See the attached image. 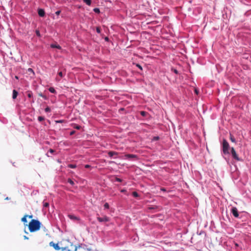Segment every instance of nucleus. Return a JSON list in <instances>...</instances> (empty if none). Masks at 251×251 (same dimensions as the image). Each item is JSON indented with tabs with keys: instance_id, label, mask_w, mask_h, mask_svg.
Returning a JSON list of instances; mask_svg holds the SVG:
<instances>
[{
	"instance_id": "nucleus-10",
	"label": "nucleus",
	"mask_w": 251,
	"mask_h": 251,
	"mask_svg": "<svg viewBox=\"0 0 251 251\" xmlns=\"http://www.w3.org/2000/svg\"><path fill=\"white\" fill-rule=\"evenodd\" d=\"M18 94V92L15 90H13L12 98L13 99H15L17 98Z\"/></svg>"
},
{
	"instance_id": "nucleus-23",
	"label": "nucleus",
	"mask_w": 251,
	"mask_h": 251,
	"mask_svg": "<svg viewBox=\"0 0 251 251\" xmlns=\"http://www.w3.org/2000/svg\"><path fill=\"white\" fill-rule=\"evenodd\" d=\"M230 140L231 141V142H232L233 143L235 142V138L231 135H230Z\"/></svg>"
},
{
	"instance_id": "nucleus-47",
	"label": "nucleus",
	"mask_w": 251,
	"mask_h": 251,
	"mask_svg": "<svg viewBox=\"0 0 251 251\" xmlns=\"http://www.w3.org/2000/svg\"><path fill=\"white\" fill-rule=\"evenodd\" d=\"M15 77L16 79H18V77L17 76H15Z\"/></svg>"
},
{
	"instance_id": "nucleus-37",
	"label": "nucleus",
	"mask_w": 251,
	"mask_h": 251,
	"mask_svg": "<svg viewBox=\"0 0 251 251\" xmlns=\"http://www.w3.org/2000/svg\"><path fill=\"white\" fill-rule=\"evenodd\" d=\"M116 180L118 182H121L122 181V179L119 178H116Z\"/></svg>"
},
{
	"instance_id": "nucleus-44",
	"label": "nucleus",
	"mask_w": 251,
	"mask_h": 251,
	"mask_svg": "<svg viewBox=\"0 0 251 251\" xmlns=\"http://www.w3.org/2000/svg\"><path fill=\"white\" fill-rule=\"evenodd\" d=\"M105 41H108V38L107 37H106L105 38Z\"/></svg>"
},
{
	"instance_id": "nucleus-46",
	"label": "nucleus",
	"mask_w": 251,
	"mask_h": 251,
	"mask_svg": "<svg viewBox=\"0 0 251 251\" xmlns=\"http://www.w3.org/2000/svg\"><path fill=\"white\" fill-rule=\"evenodd\" d=\"M161 190H162V191H165L164 188H161Z\"/></svg>"
},
{
	"instance_id": "nucleus-9",
	"label": "nucleus",
	"mask_w": 251,
	"mask_h": 251,
	"mask_svg": "<svg viewBox=\"0 0 251 251\" xmlns=\"http://www.w3.org/2000/svg\"><path fill=\"white\" fill-rule=\"evenodd\" d=\"M126 157L128 159L136 158L137 156L132 154H127L126 155Z\"/></svg>"
},
{
	"instance_id": "nucleus-14",
	"label": "nucleus",
	"mask_w": 251,
	"mask_h": 251,
	"mask_svg": "<svg viewBox=\"0 0 251 251\" xmlns=\"http://www.w3.org/2000/svg\"><path fill=\"white\" fill-rule=\"evenodd\" d=\"M83 1L88 5H90L91 4V0H83Z\"/></svg>"
},
{
	"instance_id": "nucleus-11",
	"label": "nucleus",
	"mask_w": 251,
	"mask_h": 251,
	"mask_svg": "<svg viewBox=\"0 0 251 251\" xmlns=\"http://www.w3.org/2000/svg\"><path fill=\"white\" fill-rule=\"evenodd\" d=\"M50 47L52 48H57L58 49H61V48L59 45H56V44H51L50 45Z\"/></svg>"
},
{
	"instance_id": "nucleus-15",
	"label": "nucleus",
	"mask_w": 251,
	"mask_h": 251,
	"mask_svg": "<svg viewBox=\"0 0 251 251\" xmlns=\"http://www.w3.org/2000/svg\"><path fill=\"white\" fill-rule=\"evenodd\" d=\"M73 127L74 128L76 129H80V128H81V126H79V125H76V124H74Z\"/></svg>"
},
{
	"instance_id": "nucleus-29",
	"label": "nucleus",
	"mask_w": 251,
	"mask_h": 251,
	"mask_svg": "<svg viewBox=\"0 0 251 251\" xmlns=\"http://www.w3.org/2000/svg\"><path fill=\"white\" fill-rule=\"evenodd\" d=\"M136 66H137L139 69H140L141 70H142V69H142V66H141L140 64H136Z\"/></svg>"
},
{
	"instance_id": "nucleus-22",
	"label": "nucleus",
	"mask_w": 251,
	"mask_h": 251,
	"mask_svg": "<svg viewBox=\"0 0 251 251\" xmlns=\"http://www.w3.org/2000/svg\"><path fill=\"white\" fill-rule=\"evenodd\" d=\"M38 120L39 122H42V121H43L44 120V118L42 116H39L38 118Z\"/></svg>"
},
{
	"instance_id": "nucleus-35",
	"label": "nucleus",
	"mask_w": 251,
	"mask_h": 251,
	"mask_svg": "<svg viewBox=\"0 0 251 251\" xmlns=\"http://www.w3.org/2000/svg\"><path fill=\"white\" fill-rule=\"evenodd\" d=\"M36 35L38 36H40V32L38 30H36Z\"/></svg>"
},
{
	"instance_id": "nucleus-17",
	"label": "nucleus",
	"mask_w": 251,
	"mask_h": 251,
	"mask_svg": "<svg viewBox=\"0 0 251 251\" xmlns=\"http://www.w3.org/2000/svg\"><path fill=\"white\" fill-rule=\"evenodd\" d=\"M49 91L52 93H55L56 92L55 89L53 87H50L49 88Z\"/></svg>"
},
{
	"instance_id": "nucleus-4",
	"label": "nucleus",
	"mask_w": 251,
	"mask_h": 251,
	"mask_svg": "<svg viewBox=\"0 0 251 251\" xmlns=\"http://www.w3.org/2000/svg\"><path fill=\"white\" fill-rule=\"evenodd\" d=\"M231 153L233 158L237 161H240V159L239 158L234 148H231Z\"/></svg>"
},
{
	"instance_id": "nucleus-8",
	"label": "nucleus",
	"mask_w": 251,
	"mask_h": 251,
	"mask_svg": "<svg viewBox=\"0 0 251 251\" xmlns=\"http://www.w3.org/2000/svg\"><path fill=\"white\" fill-rule=\"evenodd\" d=\"M69 218L72 220H77L78 221L79 220V218L74 215H68Z\"/></svg>"
},
{
	"instance_id": "nucleus-40",
	"label": "nucleus",
	"mask_w": 251,
	"mask_h": 251,
	"mask_svg": "<svg viewBox=\"0 0 251 251\" xmlns=\"http://www.w3.org/2000/svg\"><path fill=\"white\" fill-rule=\"evenodd\" d=\"M28 71H29V72H33V70H32V69H31V68H29V69H28Z\"/></svg>"
},
{
	"instance_id": "nucleus-38",
	"label": "nucleus",
	"mask_w": 251,
	"mask_h": 251,
	"mask_svg": "<svg viewBox=\"0 0 251 251\" xmlns=\"http://www.w3.org/2000/svg\"><path fill=\"white\" fill-rule=\"evenodd\" d=\"M27 217H28L30 219H31L33 218V215H27Z\"/></svg>"
},
{
	"instance_id": "nucleus-16",
	"label": "nucleus",
	"mask_w": 251,
	"mask_h": 251,
	"mask_svg": "<svg viewBox=\"0 0 251 251\" xmlns=\"http://www.w3.org/2000/svg\"><path fill=\"white\" fill-rule=\"evenodd\" d=\"M67 181L72 185H74L75 184L74 182L70 178L68 179Z\"/></svg>"
},
{
	"instance_id": "nucleus-21",
	"label": "nucleus",
	"mask_w": 251,
	"mask_h": 251,
	"mask_svg": "<svg viewBox=\"0 0 251 251\" xmlns=\"http://www.w3.org/2000/svg\"><path fill=\"white\" fill-rule=\"evenodd\" d=\"M94 11L96 13H99L100 12V10L98 8H95L94 9Z\"/></svg>"
},
{
	"instance_id": "nucleus-2",
	"label": "nucleus",
	"mask_w": 251,
	"mask_h": 251,
	"mask_svg": "<svg viewBox=\"0 0 251 251\" xmlns=\"http://www.w3.org/2000/svg\"><path fill=\"white\" fill-rule=\"evenodd\" d=\"M49 245L50 247H52L56 251H58V250H61L62 251H71L70 250L68 249V247H60L58 246V243H54L53 241H51V242H50ZM75 251H76V247H75Z\"/></svg>"
},
{
	"instance_id": "nucleus-36",
	"label": "nucleus",
	"mask_w": 251,
	"mask_h": 251,
	"mask_svg": "<svg viewBox=\"0 0 251 251\" xmlns=\"http://www.w3.org/2000/svg\"><path fill=\"white\" fill-rule=\"evenodd\" d=\"M60 13V11H57L56 12H55V14L56 15H59Z\"/></svg>"
},
{
	"instance_id": "nucleus-30",
	"label": "nucleus",
	"mask_w": 251,
	"mask_h": 251,
	"mask_svg": "<svg viewBox=\"0 0 251 251\" xmlns=\"http://www.w3.org/2000/svg\"><path fill=\"white\" fill-rule=\"evenodd\" d=\"M64 122V120H57L55 121V123H62Z\"/></svg>"
},
{
	"instance_id": "nucleus-39",
	"label": "nucleus",
	"mask_w": 251,
	"mask_h": 251,
	"mask_svg": "<svg viewBox=\"0 0 251 251\" xmlns=\"http://www.w3.org/2000/svg\"><path fill=\"white\" fill-rule=\"evenodd\" d=\"M121 192L122 193H125L126 192V190L125 189H122L121 190Z\"/></svg>"
},
{
	"instance_id": "nucleus-25",
	"label": "nucleus",
	"mask_w": 251,
	"mask_h": 251,
	"mask_svg": "<svg viewBox=\"0 0 251 251\" xmlns=\"http://www.w3.org/2000/svg\"><path fill=\"white\" fill-rule=\"evenodd\" d=\"M104 207L105 208H106V209H108L109 208V204L108 203H105L104 204Z\"/></svg>"
},
{
	"instance_id": "nucleus-1",
	"label": "nucleus",
	"mask_w": 251,
	"mask_h": 251,
	"mask_svg": "<svg viewBox=\"0 0 251 251\" xmlns=\"http://www.w3.org/2000/svg\"><path fill=\"white\" fill-rule=\"evenodd\" d=\"M41 223L37 220L32 219L28 224L29 230L31 232L38 231L41 227Z\"/></svg>"
},
{
	"instance_id": "nucleus-31",
	"label": "nucleus",
	"mask_w": 251,
	"mask_h": 251,
	"mask_svg": "<svg viewBox=\"0 0 251 251\" xmlns=\"http://www.w3.org/2000/svg\"><path fill=\"white\" fill-rule=\"evenodd\" d=\"M199 90L198 89H197V88H195V94H197V95H198L199 94Z\"/></svg>"
},
{
	"instance_id": "nucleus-34",
	"label": "nucleus",
	"mask_w": 251,
	"mask_h": 251,
	"mask_svg": "<svg viewBox=\"0 0 251 251\" xmlns=\"http://www.w3.org/2000/svg\"><path fill=\"white\" fill-rule=\"evenodd\" d=\"M58 75L60 76V77H63V74H62V72H60L58 73Z\"/></svg>"
},
{
	"instance_id": "nucleus-12",
	"label": "nucleus",
	"mask_w": 251,
	"mask_h": 251,
	"mask_svg": "<svg viewBox=\"0 0 251 251\" xmlns=\"http://www.w3.org/2000/svg\"><path fill=\"white\" fill-rule=\"evenodd\" d=\"M27 217V215H25L21 219L22 221L24 222V223H27V220L26 218Z\"/></svg>"
},
{
	"instance_id": "nucleus-19",
	"label": "nucleus",
	"mask_w": 251,
	"mask_h": 251,
	"mask_svg": "<svg viewBox=\"0 0 251 251\" xmlns=\"http://www.w3.org/2000/svg\"><path fill=\"white\" fill-rule=\"evenodd\" d=\"M132 195L133 197H136V198L138 197L139 196L138 194L136 192H135V191L132 193Z\"/></svg>"
},
{
	"instance_id": "nucleus-27",
	"label": "nucleus",
	"mask_w": 251,
	"mask_h": 251,
	"mask_svg": "<svg viewBox=\"0 0 251 251\" xmlns=\"http://www.w3.org/2000/svg\"><path fill=\"white\" fill-rule=\"evenodd\" d=\"M96 31H97V32L98 33H100L101 29H100V27H97L96 28Z\"/></svg>"
},
{
	"instance_id": "nucleus-7",
	"label": "nucleus",
	"mask_w": 251,
	"mask_h": 251,
	"mask_svg": "<svg viewBox=\"0 0 251 251\" xmlns=\"http://www.w3.org/2000/svg\"><path fill=\"white\" fill-rule=\"evenodd\" d=\"M38 13L40 17H44L45 15V11L43 9H39L38 10Z\"/></svg>"
},
{
	"instance_id": "nucleus-45",
	"label": "nucleus",
	"mask_w": 251,
	"mask_h": 251,
	"mask_svg": "<svg viewBox=\"0 0 251 251\" xmlns=\"http://www.w3.org/2000/svg\"><path fill=\"white\" fill-rule=\"evenodd\" d=\"M24 238L25 239H28V238L26 236H24Z\"/></svg>"
},
{
	"instance_id": "nucleus-3",
	"label": "nucleus",
	"mask_w": 251,
	"mask_h": 251,
	"mask_svg": "<svg viewBox=\"0 0 251 251\" xmlns=\"http://www.w3.org/2000/svg\"><path fill=\"white\" fill-rule=\"evenodd\" d=\"M231 150L228 143L226 140L224 139L223 142V151L225 154H229V150Z\"/></svg>"
},
{
	"instance_id": "nucleus-28",
	"label": "nucleus",
	"mask_w": 251,
	"mask_h": 251,
	"mask_svg": "<svg viewBox=\"0 0 251 251\" xmlns=\"http://www.w3.org/2000/svg\"><path fill=\"white\" fill-rule=\"evenodd\" d=\"M172 71H173L175 74H177L178 73V72L177 70H176V69H173V68H172Z\"/></svg>"
},
{
	"instance_id": "nucleus-32",
	"label": "nucleus",
	"mask_w": 251,
	"mask_h": 251,
	"mask_svg": "<svg viewBox=\"0 0 251 251\" xmlns=\"http://www.w3.org/2000/svg\"><path fill=\"white\" fill-rule=\"evenodd\" d=\"M49 206V204L48 202H45L44 203V206L47 207Z\"/></svg>"
},
{
	"instance_id": "nucleus-43",
	"label": "nucleus",
	"mask_w": 251,
	"mask_h": 251,
	"mask_svg": "<svg viewBox=\"0 0 251 251\" xmlns=\"http://www.w3.org/2000/svg\"><path fill=\"white\" fill-rule=\"evenodd\" d=\"M89 167H90V166H89V165H86L85 166V168H89Z\"/></svg>"
},
{
	"instance_id": "nucleus-5",
	"label": "nucleus",
	"mask_w": 251,
	"mask_h": 251,
	"mask_svg": "<svg viewBox=\"0 0 251 251\" xmlns=\"http://www.w3.org/2000/svg\"><path fill=\"white\" fill-rule=\"evenodd\" d=\"M97 219L100 222H107L109 221V218L107 216L98 217Z\"/></svg>"
},
{
	"instance_id": "nucleus-24",
	"label": "nucleus",
	"mask_w": 251,
	"mask_h": 251,
	"mask_svg": "<svg viewBox=\"0 0 251 251\" xmlns=\"http://www.w3.org/2000/svg\"><path fill=\"white\" fill-rule=\"evenodd\" d=\"M45 111L46 112H49L50 111V109L49 107H47L45 109Z\"/></svg>"
},
{
	"instance_id": "nucleus-33",
	"label": "nucleus",
	"mask_w": 251,
	"mask_h": 251,
	"mask_svg": "<svg viewBox=\"0 0 251 251\" xmlns=\"http://www.w3.org/2000/svg\"><path fill=\"white\" fill-rule=\"evenodd\" d=\"M49 151L51 153H53L55 151L53 149H50Z\"/></svg>"
},
{
	"instance_id": "nucleus-6",
	"label": "nucleus",
	"mask_w": 251,
	"mask_h": 251,
	"mask_svg": "<svg viewBox=\"0 0 251 251\" xmlns=\"http://www.w3.org/2000/svg\"><path fill=\"white\" fill-rule=\"evenodd\" d=\"M232 214L235 217H238L239 214L237 209L236 207H232L231 209Z\"/></svg>"
},
{
	"instance_id": "nucleus-18",
	"label": "nucleus",
	"mask_w": 251,
	"mask_h": 251,
	"mask_svg": "<svg viewBox=\"0 0 251 251\" xmlns=\"http://www.w3.org/2000/svg\"><path fill=\"white\" fill-rule=\"evenodd\" d=\"M68 167L70 168H75L76 166L75 164H71L68 165Z\"/></svg>"
},
{
	"instance_id": "nucleus-42",
	"label": "nucleus",
	"mask_w": 251,
	"mask_h": 251,
	"mask_svg": "<svg viewBox=\"0 0 251 251\" xmlns=\"http://www.w3.org/2000/svg\"><path fill=\"white\" fill-rule=\"evenodd\" d=\"M5 200H10V198L7 197L6 198H5Z\"/></svg>"
},
{
	"instance_id": "nucleus-41",
	"label": "nucleus",
	"mask_w": 251,
	"mask_h": 251,
	"mask_svg": "<svg viewBox=\"0 0 251 251\" xmlns=\"http://www.w3.org/2000/svg\"><path fill=\"white\" fill-rule=\"evenodd\" d=\"M75 131H72V132H71L70 133V135H73L75 133Z\"/></svg>"
},
{
	"instance_id": "nucleus-13",
	"label": "nucleus",
	"mask_w": 251,
	"mask_h": 251,
	"mask_svg": "<svg viewBox=\"0 0 251 251\" xmlns=\"http://www.w3.org/2000/svg\"><path fill=\"white\" fill-rule=\"evenodd\" d=\"M109 156L110 157H112L114 154H117V153L115 152V151H109L108 153Z\"/></svg>"
},
{
	"instance_id": "nucleus-20",
	"label": "nucleus",
	"mask_w": 251,
	"mask_h": 251,
	"mask_svg": "<svg viewBox=\"0 0 251 251\" xmlns=\"http://www.w3.org/2000/svg\"><path fill=\"white\" fill-rule=\"evenodd\" d=\"M27 97L29 98L32 97V93L31 92H27Z\"/></svg>"
},
{
	"instance_id": "nucleus-26",
	"label": "nucleus",
	"mask_w": 251,
	"mask_h": 251,
	"mask_svg": "<svg viewBox=\"0 0 251 251\" xmlns=\"http://www.w3.org/2000/svg\"><path fill=\"white\" fill-rule=\"evenodd\" d=\"M140 113H141V115L143 116H146V115L147 114L146 112L143 111H141Z\"/></svg>"
}]
</instances>
